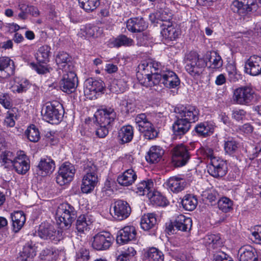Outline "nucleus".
<instances>
[{
	"label": "nucleus",
	"mask_w": 261,
	"mask_h": 261,
	"mask_svg": "<svg viewBox=\"0 0 261 261\" xmlns=\"http://www.w3.org/2000/svg\"><path fill=\"white\" fill-rule=\"evenodd\" d=\"M184 62L186 71L195 79H198L206 66V61L197 53L191 51L185 55Z\"/></svg>",
	"instance_id": "nucleus-1"
},
{
	"label": "nucleus",
	"mask_w": 261,
	"mask_h": 261,
	"mask_svg": "<svg viewBox=\"0 0 261 261\" xmlns=\"http://www.w3.org/2000/svg\"><path fill=\"white\" fill-rule=\"evenodd\" d=\"M84 175L81 190L84 193L92 191L98 182L97 168L91 161H87L83 166Z\"/></svg>",
	"instance_id": "nucleus-2"
},
{
	"label": "nucleus",
	"mask_w": 261,
	"mask_h": 261,
	"mask_svg": "<svg viewBox=\"0 0 261 261\" xmlns=\"http://www.w3.org/2000/svg\"><path fill=\"white\" fill-rule=\"evenodd\" d=\"M63 113L62 105L57 101L46 102L41 110L43 119L52 124L58 123L62 120Z\"/></svg>",
	"instance_id": "nucleus-3"
},
{
	"label": "nucleus",
	"mask_w": 261,
	"mask_h": 261,
	"mask_svg": "<svg viewBox=\"0 0 261 261\" xmlns=\"http://www.w3.org/2000/svg\"><path fill=\"white\" fill-rule=\"evenodd\" d=\"M55 217L61 227H69L76 217V212L72 205L63 203L58 206Z\"/></svg>",
	"instance_id": "nucleus-4"
},
{
	"label": "nucleus",
	"mask_w": 261,
	"mask_h": 261,
	"mask_svg": "<svg viewBox=\"0 0 261 261\" xmlns=\"http://www.w3.org/2000/svg\"><path fill=\"white\" fill-rule=\"evenodd\" d=\"M135 120L139 132L143 134L145 139L152 140L158 136L157 130L148 121L145 114H138L135 117Z\"/></svg>",
	"instance_id": "nucleus-5"
},
{
	"label": "nucleus",
	"mask_w": 261,
	"mask_h": 261,
	"mask_svg": "<svg viewBox=\"0 0 261 261\" xmlns=\"http://www.w3.org/2000/svg\"><path fill=\"white\" fill-rule=\"evenodd\" d=\"M254 90L250 86H242L236 89L233 92V100L238 105H249L255 99Z\"/></svg>",
	"instance_id": "nucleus-6"
},
{
	"label": "nucleus",
	"mask_w": 261,
	"mask_h": 261,
	"mask_svg": "<svg viewBox=\"0 0 261 261\" xmlns=\"http://www.w3.org/2000/svg\"><path fill=\"white\" fill-rule=\"evenodd\" d=\"M137 77L140 83L145 87H152L158 83L152 77L151 67L149 61H142L138 67Z\"/></svg>",
	"instance_id": "nucleus-7"
},
{
	"label": "nucleus",
	"mask_w": 261,
	"mask_h": 261,
	"mask_svg": "<svg viewBox=\"0 0 261 261\" xmlns=\"http://www.w3.org/2000/svg\"><path fill=\"white\" fill-rule=\"evenodd\" d=\"M75 172L74 166L69 162L63 163L59 168L56 177V182L60 186L69 183L73 179Z\"/></svg>",
	"instance_id": "nucleus-8"
},
{
	"label": "nucleus",
	"mask_w": 261,
	"mask_h": 261,
	"mask_svg": "<svg viewBox=\"0 0 261 261\" xmlns=\"http://www.w3.org/2000/svg\"><path fill=\"white\" fill-rule=\"evenodd\" d=\"M177 118H181L190 123L195 122L198 120L199 110L192 105H179L175 108Z\"/></svg>",
	"instance_id": "nucleus-9"
},
{
	"label": "nucleus",
	"mask_w": 261,
	"mask_h": 261,
	"mask_svg": "<svg viewBox=\"0 0 261 261\" xmlns=\"http://www.w3.org/2000/svg\"><path fill=\"white\" fill-rule=\"evenodd\" d=\"M59 85L62 91L67 93H71L75 90L78 83L76 74L72 71L64 72Z\"/></svg>",
	"instance_id": "nucleus-10"
},
{
	"label": "nucleus",
	"mask_w": 261,
	"mask_h": 261,
	"mask_svg": "<svg viewBox=\"0 0 261 261\" xmlns=\"http://www.w3.org/2000/svg\"><path fill=\"white\" fill-rule=\"evenodd\" d=\"M255 0H235L231 8L234 12L241 16L247 15L250 12L256 9Z\"/></svg>",
	"instance_id": "nucleus-11"
},
{
	"label": "nucleus",
	"mask_w": 261,
	"mask_h": 261,
	"mask_svg": "<svg viewBox=\"0 0 261 261\" xmlns=\"http://www.w3.org/2000/svg\"><path fill=\"white\" fill-rule=\"evenodd\" d=\"M172 162L177 167L185 165L190 158L187 147L182 144L175 146L172 150Z\"/></svg>",
	"instance_id": "nucleus-12"
},
{
	"label": "nucleus",
	"mask_w": 261,
	"mask_h": 261,
	"mask_svg": "<svg viewBox=\"0 0 261 261\" xmlns=\"http://www.w3.org/2000/svg\"><path fill=\"white\" fill-rule=\"evenodd\" d=\"M38 235L42 239L50 240L55 244L61 239L59 231L56 232L54 227L48 223H42L40 225Z\"/></svg>",
	"instance_id": "nucleus-13"
},
{
	"label": "nucleus",
	"mask_w": 261,
	"mask_h": 261,
	"mask_svg": "<svg viewBox=\"0 0 261 261\" xmlns=\"http://www.w3.org/2000/svg\"><path fill=\"white\" fill-rule=\"evenodd\" d=\"M103 89V83L101 81L87 80L84 83V93L87 98L92 99L97 98V94Z\"/></svg>",
	"instance_id": "nucleus-14"
},
{
	"label": "nucleus",
	"mask_w": 261,
	"mask_h": 261,
	"mask_svg": "<svg viewBox=\"0 0 261 261\" xmlns=\"http://www.w3.org/2000/svg\"><path fill=\"white\" fill-rule=\"evenodd\" d=\"M112 241L113 237L109 232H101L93 237L92 247L97 250H107L111 246Z\"/></svg>",
	"instance_id": "nucleus-15"
},
{
	"label": "nucleus",
	"mask_w": 261,
	"mask_h": 261,
	"mask_svg": "<svg viewBox=\"0 0 261 261\" xmlns=\"http://www.w3.org/2000/svg\"><path fill=\"white\" fill-rule=\"evenodd\" d=\"M128 79L127 74L121 71L110 83L108 86L109 90L117 94L124 92L127 88Z\"/></svg>",
	"instance_id": "nucleus-16"
},
{
	"label": "nucleus",
	"mask_w": 261,
	"mask_h": 261,
	"mask_svg": "<svg viewBox=\"0 0 261 261\" xmlns=\"http://www.w3.org/2000/svg\"><path fill=\"white\" fill-rule=\"evenodd\" d=\"M244 71L252 76H257L261 74V57L253 55L246 60Z\"/></svg>",
	"instance_id": "nucleus-17"
},
{
	"label": "nucleus",
	"mask_w": 261,
	"mask_h": 261,
	"mask_svg": "<svg viewBox=\"0 0 261 261\" xmlns=\"http://www.w3.org/2000/svg\"><path fill=\"white\" fill-rule=\"evenodd\" d=\"M112 208L113 217L119 221L127 218L131 212L129 204L126 201L121 200L115 201L113 204Z\"/></svg>",
	"instance_id": "nucleus-18"
},
{
	"label": "nucleus",
	"mask_w": 261,
	"mask_h": 261,
	"mask_svg": "<svg viewBox=\"0 0 261 261\" xmlns=\"http://www.w3.org/2000/svg\"><path fill=\"white\" fill-rule=\"evenodd\" d=\"M95 117L98 125L110 126L115 119L116 113L111 108L101 109L97 111Z\"/></svg>",
	"instance_id": "nucleus-19"
},
{
	"label": "nucleus",
	"mask_w": 261,
	"mask_h": 261,
	"mask_svg": "<svg viewBox=\"0 0 261 261\" xmlns=\"http://www.w3.org/2000/svg\"><path fill=\"white\" fill-rule=\"evenodd\" d=\"M12 167L15 171L21 174H25L30 169V161L24 151H17Z\"/></svg>",
	"instance_id": "nucleus-20"
},
{
	"label": "nucleus",
	"mask_w": 261,
	"mask_h": 261,
	"mask_svg": "<svg viewBox=\"0 0 261 261\" xmlns=\"http://www.w3.org/2000/svg\"><path fill=\"white\" fill-rule=\"evenodd\" d=\"M210 173L214 177H218L224 176L227 171V164L219 157L213 158L210 162Z\"/></svg>",
	"instance_id": "nucleus-21"
},
{
	"label": "nucleus",
	"mask_w": 261,
	"mask_h": 261,
	"mask_svg": "<svg viewBox=\"0 0 261 261\" xmlns=\"http://www.w3.org/2000/svg\"><path fill=\"white\" fill-rule=\"evenodd\" d=\"M137 231L135 226L127 225L120 229L117 232V242L121 245L126 244L136 239Z\"/></svg>",
	"instance_id": "nucleus-22"
},
{
	"label": "nucleus",
	"mask_w": 261,
	"mask_h": 261,
	"mask_svg": "<svg viewBox=\"0 0 261 261\" xmlns=\"http://www.w3.org/2000/svg\"><path fill=\"white\" fill-rule=\"evenodd\" d=\"M56 168L54 161L49 156L41 158L37 166V173L41 176H46L51 174Z\"/></svg>",
	"instance_id": "nucleus-23"
},
{
	"label": "nucleus",
	"mask_w": 261,
	"mask_h": 261,
	"mask_svg": "<svg viewBox=\"0 0 261 261\" xmlns=\"http://www.w3.org/2000/svg\"><path fill=\"white\" fill-rule=\"evenodd\" d=\"M71 59V57L64 51L59 52L57 55L55 60L59 74L61 73L60 70L64 72H68L69 70H72L73 67Z\"/></svg>",
	"instance_id": "nucleus-24"
},
{
	"label": "nucleus",
	"mask_w": 261,
	"mask_h": 261,
	"mask_svg": "<svg viewBox=\"0 0 261 261\" xmlns=\"http://www.w3.org/2000/svg\"><path fill=\"white\" fill-rule=\"evenodd\" d=\"M15 67L13 60L9 57L0 58V77L6 79L14 73Z\"/></svg>",
	"instance_id": "nucleus-25"
},
{
	"label": "nucleus",
	"mask_w": 261,
	"mask_h": 261,
	"mask_svg": "<svg viewBox=\"0 0 261 261\" xmlns=\"http://www.w3.org/2000/svg\"><path fill=\"white\" fill-rule=\"evenodd\" d=\"M160 81L167 88H174L179 85L180 81L177 75L173 71L166 70L160 73Z\"/></svg>",
	"instance_id": "nucleus-26"
},
{
	"label": "nucleus",
	"mask_w": 261,
	"mask_h": 261,
	"mask_svg": "<svg viewBox=\"0 0 261 261\" xmlns=\"http://www.w3.org/2000/svg\"><path fill=\"white\" fill-rule=\"evenodd\" d=\"M240 261H257V254L254 248L250 245L244 246L238 251Z\"/></svg>",
	"instance_id": "nucleus-27"
},
{
	"label": "nucleus",
	"mask_w": 261,
	"mask_h": 261,
	"mask_svg": "<svg viewBox=\"0 0 261 261\" xmlns=\"http://www.w3.org/2000/svg\"><path fill=\"white\" fill-rule=\"evenodd\" d=\"M147 27L146 22L142 17L131 18L126 21L127 29L133 33L143 31Z\"/></svg>",
	"instance_id": "nucleus-28"
},
{
	"label": "nucleus",
	"mask_w": 261,
	"mask_h": 261,
	"mask_svg": "<svg viewBox=\"0 0 261 261\" xmlns=\"http://www.w3.org/2000/svg\"><path fill=\"white\" fill-rule=\"evenodd\" d=\"M137 175L133 169H128L120 174L117 179L118 183L123 186L132 185L136 180Z\"/></svg>",
	"instance_id": "nucleus-29"
},
{
	"label": "nucleus",
	"mask_w": 261,
	"mask_h": 261,
	"mask_svg": "<svg viewBox=\"0 0 261 261\" xmlns=\"http://www.w3.org/2000/svg\"><path fill=\"white\" fill-rule=\"evenodd\" d=\"M173 226L177 230L187 232L191 230L192 226V220L183 215L177 216L173 222Z\"/></svg>",
	"instance_id": "nucleus-30"
},
{
	"label": "nucleus",
	"mask_w": 261,
	"mask_h": 261,
	"mask_svg": "<svg viewBox=\"0 0 261 261\" xmlns=\"http://www.w3.org/2000/svg\"><path fill=\"white\" fill-rule=\"evenodd\" d=\"M102 32V30L95 25L88 24L83 27L78 33V36L82 38L97 37Z\"/></svg>",
	"instance_id": "nucleus-31"
},
{
	"label": "nucleus",
	"mask_w": 261,
	"mask_h": 261,
	"mask_svg": "<svg viewBox=\"0 0 261 261\" xmlns=\"http://www.w3.org/2000/svg\"><path fill=\"white\" fill-rule=\"evenodd\" d=\"M11 217L13 230L15 232H17L21 229L25 222V214L21 211H15L11 214Z\"/></svg>",
	"instance_id": "nucleus-32"
},
{
	"label": "nucleus",
	"mask_w": 261,
	"mask_h": 261,
	"mask_svg": "<svg viewBox=\"0 0 261 261\" xmlns=\"http://www.w3.org/2000/svg\"><path fill=\"white\" fill-rule=\"evenodd\" d=\"M191 127V123L181 118H177L172 126L174 134L176 136H181L188 132Z\"/></svg>",
	"instance_id": "nucleus-33"
},
{
	"label": "nucleus",
	"mask_w": 261,
	"mask_h": 261,
	"mask_svg": "<svg viewBox=\"0 0 261 261\" xmlns=\"http://www.w3.org/2000/svg\"><path fill=\"white\" fill-rule=\"evenodd\" d=\"M161 26L163 27L161 33L165 38L173 40L178 37L179 31L174 27L172 22L163 23Z\"/></svg>",
	"instance_id": "nucleus-34"
},
{
	"label": "nucleus",
	"mask_w": 261,
	"mask_h": 261,
	"mask_svg": "<svg viewBox=\"0 0 261 261\" xmlns=\"http://www.w3.org/2000/svg\"><path fill=\"white\" fill-rule=\"evenodd\" d=\"M164 153V150L162 147L159 146H152L147 152L146 160L150 163H158L161 160Z\"/></svg>",
	"instance_id": "nucleus-35"
},
{
	"label": "nucleus",
	"mask_w": 261,
	"mask_h": 261,
	"mask_svg": "<svg viewBox=\"0 0 261 261\" xmlns=\"http://www.w3.org/2000/svg\"><path fill=\"white\" fill-rule=\"evenodd\" d=\"M167 185L171 191L178 193L185 189L187 183L185 179L175 176L168 179Z\"/></svg>",
	"instance_id": "nucleus-36"
},
{
	"label": "nucleus",
	"mask_w": 261,
	"mask_h": 261,
	"mask_svg": "<svg viewBox=\"0 0 261 261\" xmlns=\"http://www.w3.org/2000/svg\"><path fill=\"white\" fill-rule=\"evenodd\" d=\"M37 247L33 242L27 243L20 252V258L21 261H30L36 255Z\"/></svg>",
	"instance_id": "nucleus-37"
},
{
	"label": "nucleus",
	"mask_w": 261,
	"mask_h": 261,
	"mask_svg": "<svg viewBox=\"0 0 261 261\" xmlns=\"http://www.w3.org/2000/svg\"><path fill=\"white\" fill-rule=\"evenodd\" d=\"M93 221V217L89 215L80 216L76 222V228L79 232H83L89 228Z\"/></svg>",
	"instance_id": "nucleus-38"
},
{
	"label": "nucleus",
	"mask_w": 261,
	"mask_h": 261,
	"mask_svg": "<svg viewBox=\"0 0 261 261\" xmlns=\"http://www.w3.org/2000/svg\"><path fill=\"white\" fill-rule=\"evenodd\" d=\"M134 136L133 127L129 125L122 126L119 130L118 138L122 143L129 142Z\"/></svg>",
	"instance_id": "nucleus-39"
},
{
	"label": "nucleus",
	"mask_w": 261,
	"mask_h": 261,
	"mask_svg": "<svg viewBox=\"0 0 261 261\" xmlns=\"http://www.w3.org/2000/svg\"><path fill=\"white\" fill-rule=\"evenodd\" d=\"M223 147L226 154L233 155L238 152L240 144L234 138H228L224 141Z\"/></svg>",
	"instance_id": "nucleus-40"
},
{
	"label": "nucleus",
	"mask_w": 261,
	"mask_h": 261,
	"mask_svg": "<svg viewBox=\"0 0 261 261\" xmlns=\"http://www.w3.org/2000/svg\"><path fill=\"white\" fill-rule=\"evenodd\" d=\"M204 58L207 61L211 62L210 68L213 69H219L222 66L223 60L221 57L216 52H207Z\"/></svg>",
	"instance_id": "nucleus-41"
},
{
	"label": "nucleus",
	"mask_w": 261,
	"mask_h": 261,
	"mask_svg": "<svg viewBox=\"0 0 261 261\" xmlns=\"http://www.w3.org/2000/svg\"><path fill=\"white\" fill-rule=\"evenodd\" d=\"M214 128L212 122H204L198 124L195 126V130L199 135L206 137L213 134Z\"/></svg>",
	"instance_id": "nucleus-42"
},
{
	"label": "nucleus",
	"mask_w": 261,
	"mask_h": 261,
	"mask_svg": "<svg viewBox=\"0 0 261 261\" xmlns=\"http://www.w3.org/2000/svg\"><path fill=\"white\" fill-rule=\"evenodd\" d=\"M156 223L155 215L153 213L144 214L141 219L140 225L142 229L145 231L152 228Z\"/></svg>",
	"instance_id": "nucleus-43"
},
{
	"label": "nucleus",
	"mask_w": 261,
	"mask_h": 261,
	"mask_svg": "<svg viewBox=\"0 0 261 261\" xmlns=\"http://www.w3.org/2000/svg\"><path fill=\"white\" fill-rule=\"evenodd\" d=\"M153 186V183L151 180H143L137 185L135 192L140 196L147 194L148 196L151 193Z\"/></svg>",
	"instance_id": "nucleus-44"
},
{
	"label": "nucleus",
	"mask_w": 261,
	"mask_h": 261,
	"mask_svg": "<svg viewBox=\"0 0 261 261\" xmlns=\"http://www.w3.org/2000/svg\"><path fill=\"white\" fill-rule=\"evenodd\" d=\"M180 5L175 3L173 2L171 5V10L169 11L168 9H165L162 10L158 16L159 19L164 22V23H167V22H170V20L172 19L173 16V12H175L180 9Z\"/></svg>",
	"instance_id": "nucleus-45"
},
{
	"label": "nucleus",
	"mask_w": 261,
	"mask_h": 261,
	"mask_svg": "<svg viewBox=\"0 0 261 261\" xmlns=\"http://www.w3.org/2000/svg\"><path fill=\"white\" fill-rule=\"evenodd\" d=\"M15 159V154L9 150L0 153V163L4 168L12 167Z\"/></svg>",
	"instance_id": "nucleus-46"
},
{
	"label": "nucleus",
	"mask_w": 261,
	"mask_h": 261,
	"mask_svg": "<svg viewBox=\"0 0 261 261\" xmlns=\"http://www.w3.org/2000/svg\"><path fill=\"white\" fill-rule=\"evenodd\" d=\"M59 255V251L54 248H47L40 253V258L42 261H56Z\"/></svg>",
	"instance_id": "nucleus-47"
},
{
	"label": "nucleus",
	"mask_w": 261,
	"mask_h": 261,
	"mask_svg": "<svg viewBox=\"0 0 261 261\" xmlns=\"http://www.w3.org/2000/svg\"><path fill=\"white\" fill-rule=\"evenodd\" d=\"M204 244L209 248H217L222 244L220 237L219 234H210L203 238Z\"/></svg>",
	"instance_id": "nucleus-48"
},
{
	"label": "nucleus",
	"mask_w": 261,
	"mask_h": 261,
	"mask_svg": "<svg viewBox=\"0 0 261 261\" xmlns=\"http://www.w3.org/2000/svg\"><path fill=\"white\" fill-rule=\"evenodd\" d=\"M50 47L47 45L40 46L36 53V58L40 63H45L49 61Z\"/></svg>",
	"instance_id": "nucleus-49"
},
{
	"label": "nucleus",
	"mask_w": 261,
	"mask_h": 261,
	"mask_svg": "<svg viewBox=\"0 0 261 261\" xmlns=\"http://www.w3.org/2000/svg\"><path fill=\"white\" fill-rule=\"evenodd\" d=\"M150 202L154 205L160 206H165L168 204V201L165 197L158 191L151 193L148 197Z\"/></svg>",
	"instance_id": "nucleus-50"
},
{
	"label": "nucleus",
	"mask_w": 261,
	"mask_h": 261,
	"mask_svg": "<svg viewBox=\"0 0 261 261\" xmlns=\"http://www.w3.org/2000/svg\"><path fill=\"white\" fill-rule=\"evenodd\" d=\"M181 203L186 210L192 211L196 208L197 205V200L194 196L188 194L184 197Z\"/></svg>",
	"instance_id": "nucleus-51"
},
{
	"label": "nucleus",
	"mask_w": 261,
	"mask_h": 261,
	"mask_svg": "<svg viewBox=\"0 0 261 261\" xmlns=\"http://www.w3.org/2000/svg\"><path fill=\"white\" fill-rule=\"evenodd\" d=\"M80 7L87 12L94 11L99 5V0H78Z\"/></svg>",
	"instance_id": "nucleus-52"
},
{
	"label": "nucleus",
	"mask_w": 261,
	"mask_h": 261,
	"mask_svg": "<svg viewBox=\"0 0 261 261\" xmlns=\"http://www.w3.org/2000/svg\"><path fill=\"white\" fill-rule=\"evenodd\" d=\"M113 46L116 47L121 46H130L134 44V40L124 35H121L116 38L112 42Z\"/></svg>",
	"instance_id": "nucleus-53"
},
{
	"label": "nucleus",
	"mask_w": 261,
	"mask_h": 261,
	"mask_svg": "<svg viewBox=\"0 0 261 261\" xmlns=\"http://www.w3.org/2000/svg\"><path fill=\"white\" fill-rule=\"evenodd\" d=\"M147 256L153 261H163L164 256L162 251L155 247L148 249L146 252Z\"/></svg>",
	"instance_id": "nucleus-54"
},
{
	"label": "nucleus",
	"mask_w": 261,
	"mask_h": 261,
	"mask_svg": "<svg viewBox=\"0 0 261 261\" xmlns=\"http://www.w3.org/2000/svg\"><path fill=\"white\" fill-rule=\"evenodd\" d=\"M25 135L31 142H36L40 139V133L34 125H31L27 128Z\"/></svg>",
	"instance_id": "nucleus-55"
},
{
	"label": "nucleus",
	"mask_w": 261,
	"mask_h": 261,
	"mask_svg": "<svg viewBox=\"0 0 261 261\" xmlns=\"http://www.w3.org/2000/svg\"><path fill=\"white\" fill-rule=\"evenodd\" d=\"M17 110L14 108L10 109L7 113V116L4 120V124L8 127H13L15 124Z\"/></svg>",
	"instance_id": "nucleus-56"
},
{
	"label": "nucleus",
	"mask_w": 261,
	"mask_h": 261,
	"mask_svg": "<svg viewBox=\"0 0 261 261\" xmlns=\"http://www.w3.org/2000/svg\"><path fill=\"white\" fill-rule=\"evenodd\" d=\"M29 82L24 79L15 81V84L11 87L13 92L21 93L25 92L29 88Z\"/></svg>",
	"instance_id": "nucleus-57"
},
{
	"label": "nucleus",
	"mask_w": 261,
	"mask_h": 261,
	"mask_svg": "<svg viewBox=\"0 0 261 261\" xmlns=\"http://www.w3.org/2000/svg\"><path fill=\"white\" fill-rule=\"evenodd\" d=\"M232 201L227 197L221 198L218 202L219 208L223 212H228L232 208Z\"/></svg>",
	"instance_id": "nucleus-58"
},
{
	"label": "nucleus",
	"mask_w": 261,
	"mask_h": 261,
	"mask_svg": "<svg viewBox=\"0 0 261 261\" xmlns=\"http://www.w3.org/2000/svg\"><path fill=\"white\" fill-rule=\"evenodd\" d=\"M149 62L151 67L152 76L154 75V76H157L158 79H159L160 77V73H163V71L166 70L162 69L160 63L155 61L150 60H149Z\"/></svg>",
	"instance_id": "nucleus-59"
},
{
	"label": "nucleus",
	"mask_w": 261,
	"mask_h": 261,
	"mask_svg": "<svg viewBox=\"0 0 261 261\" xmlns=\"http://www.w3.org/2000/svg\"><path fill=\"white\" fill-rule=\"evenodd\" d=\"M152 37L147 32L139 34L137 37V45L138 46L147 45L151 41Z\"/></svg>",
	"instance_id": "nucleus-60"
},
{
	"label": "nucleus",
	"mask_w": 261,
	"mask_h": 261,
	"mask_svg": "<svg viewBox=\"0 0 261 261\" xmlns=\"http://www.w3.org/2000/svg\"><path fill=\"white\" fill-rule=\"evenodd\" d=\"M246 112L243 109H234L232 111V118L237 121H243L245 119Z\"/></svg>",
	"instance_id": "nucleus-61"
},
{
	"label": "nucleus",
	"mask_w": 261,
	"mask_h": 261,
	"mask_svg": "<svg viewBox=\"0 0 261 261\" xmlns=\"http://www.w3.org/2000/svg\"><path fill=\"white\" fill-rule=\"evenodd\" d=\"M252 235L253 237V241L255 243L261 245V225L255 226L254 230L252 231Z\"/></svg>",
	"instance_id": "nucleus-62"
},
{
	"label": "nucleus",
	"mask_w": 261,
	"mask_h": 261,
	"mask_svg": "<svg viewBox=\"0 0 261 261\" xmlns=\"http://www.w3.org/2000/svg\"><path fill=\"white\" fill-rule=\"evenodd\" d=\"M0 103L6 109H11L12 104L10 101V97L7 94H0Z\"/></svg>",
	"instance_id": "nucleus-63"
},
{
	"label": "nucleus",
	"mask_w": 261,
	"mask_h": 261,
	"mask_svg": "<svg viewBox=\"0 0 261 261\" xmlns=\"http://www.w3.org/2000/svg\"><path fill=\"white\" fill-rule=\"evenodd\" d=\"M109 127V125H98L96 131V135L99 138H105L108 134Z\"/></svg>",
	"instance_id": "nucleus-64"
}]
</instances>
